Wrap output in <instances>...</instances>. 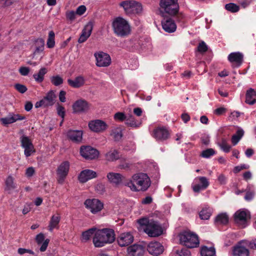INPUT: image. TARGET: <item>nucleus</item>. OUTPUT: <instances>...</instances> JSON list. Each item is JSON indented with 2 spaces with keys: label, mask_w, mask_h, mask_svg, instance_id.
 I'll return each instance as SVG.
<instances>
[{
  "label": "nucleus",
  "mask_w": 256,
  "mask_h": 256,
  "mask_svg": "<svg viewBox=\"0 0 256 256\" xmlns=\"http://www.w3.org/2000/svg\"><path fill=\"white\" fill-rule=\"evenodd\" d=\"M0 2H1L4 7H7L11 6L14 2V0H0Z\"/></svg>",
  "instance_id": "69168bd1"
},
{
  "label": "nucleus",
  "mask_w": 256,
  "mask_h": 256,
  "mask_svg": "<svg viewBox=\"0 0 256 256\" xmlns=\"http://www.w3.org/2000/svg\"><path fill=\"white\" fill-rule=\"evenodd\" d=\"M6 191L10 193L14 190L17 188V184L14 180V178L11 175L8 176L5 180Z\"/></svg>",
  "instance_id": "cd10ccee"
},
{
  "label": "nucleus",
  "mask_w": 256,
  "mask_h": 256,
  "mask_svg": "<svg viewBox=\"0 0 256 256\" xmlns=\"http://www.w3.org/2000/svg\"><path fill=\"white\" fill-rule=\"evenodd\" d=\"M178 1V0H160V12L162 16H176L180 9Z\"/></svg>",
  "instance_id": "39448f33"
},
{
  "label": "nucleus",
  "mask_w": 256,
  "mask_h": 256,
  "mask_svg": "<svg viewBox=\"0 0 256 256\" xmlns=\"http://www.w3.org/2000/svg\"><path fill=\"white\" fill-rule=\"evenodd\" d=\"M90 106L88 102L84 100H76L72 106V108L75 112H82L88 111Z\"/></svg>",
  "instance_id": "b1692460"
},
{
  "label": "nucleus",
  "mask_w": 256,
  "mask_h": 256,
  "mask_svg": "<svg viewBox=\"0 0 256 256\" xmlns=\"http://www.w3.org/2000/svg\"><path fill=\"white\" fill-rule=\"evenodd\" d=\"M70 163L68 161L62 162L56 170L57 181L60 184H63L70 170Z\"/></svg>",
  "instance_id": "1a4fd4ad"
},
{
  "label": "nucleus",
  "mask_w": 256,
  "mask_h": 256,
  "mask_svg": "<svg viewBox=\"0 0 256 256\" xmlns=\"http://www.w3.org/2000/svg\"><path fill=\"white\" fill-rule=\"evenodd\" d=\"M112 28L114 34L118 36L124 38L128 36L131 32V27L128 22L121 16L114 19Z\"/></svg>",
  "instance_id": "20e7f679"
},
{
  "label": "nucleus",
  "mask_w": 256,
  "mask_h": 256,
  "mask_svg": "<svg viewBox=\"0 0 256 256\" xmlns=\"http://www.w3.org/2000/svg\"><path fill=\"white\" fill-rule=\"evenodd\" d=\"M244 134V131L242 128H238L236 134H234L232 138V142L234 146H236Z\"/></svg>",
  "instance_id": "a19ab883"
},
{
  "label": "nucleus",
  "mask_w": 256,
  "mask_h": 256,
  "mask_svg": "<svg viewBox=\"0 0 256 256\" xmlns=\"http://www.w3.org/2000/svg\"><path fill=\"white\" fill-rule=\"evenodd\" d=\"M244 55L240 52L230 53L228 57V61L234 67H239L242 63Z\"/></svg>",
  "instance_id": "412c9836"
},
{
  "label": "nucleus",
  "mask_w": 256,
  "mask_h": 256,
  "mask_svg": "<svg viewBox=\"0 0 256 256\" xmlns=\"http://www.w3.org/2000/svg\"><path fill=\"white\" fill-rule=\"evenodd\" d=\"M125 124L128 126L138 128L141 126L142 120H136L133 116L130 114L127 116Z\"/></svg>",
  "instance_id": "473e14b6"
},
{
  "label": "nucleus",
  "mask_w": 256,
  "mask_h": 256,
  "mask_svg": "<svg viewBox=\"0 0 256 256\" xmlns=\"http://www.w3.org/2000/svg\"><path fill=\"white\" fill-rule=\"evenodd\" d=\"M49 242V239L47 238L45 240L44 242H42V244H41L42 246L40 248V250L41 252H44L46 250Z\"/></svg>",
  "instance_id": "e2e57ef3"
},
{
  "label": "nucleus",
  "mask_w": 256,
  "mask_h": 256,
  "mask_svg": "<svg viewBox=\"0 0 256 256\" xmlns=\"http://www.w3.org/2000/svg\"><path fill=\"white\" fill-rule=\"evenodd\" d=\"M92 30V24H87L83 29L82 34L78 38V42L79 43L84 42L90 36Z\"/></svg>",
  "instance_id": "bb28decb"
},
{
  "label": "nucleus",
  "mask_w": 256,
  "mask_h": 256,
  "mask_svg": "<svg viewBox=\"0 0 256 256\" xmlns=\"http://www.w3.org/2000/svg\"><path fill=\"white\" fill-rule=\"evenodd\" d=\"M107 178L110 183L118 185L122 182V176L118 173L109 172L107 174Z\"/></svg>",
  "instance_id": "7c9ffc66"
},
{
  "label": "nucleus",
  "mask_w": 256,
  "mask_h": 256,
  "mask_svg": "<svg viewBox=\"0 0 256 256\" xmlns=\"http://www.w3.org/2000/svg\"><path fill=\"white\" fill-rule=\"evenodd\" d=\"M48 72V70L46 68H42L38 72L33 75V78L35 81L38 83H40L44 80V75Z\"/></svg>",
  "instance_id": "c9c22d12"
},
{
  "label": "nucleus",
  "mask_w": 256,
  "mask_h": 256,
  "mask_svg": "<svg viewBox=\"0 0 256 256\" xmlns=\"http://www.w3.org/2000/svg\"><path fill=\"white\" fill-rule=\"evenodd\" d=\"M208 179L204 176H198L194 178L192 184V190L195 192H199L206 190L209 186Z\"/></svg>",
  "instance_id": "9b49d317"
},
{
  "label": "nucleus",
  "mask_w": 256,
  "mask_h": 256,
  "mask_svg": "<svg viewBox=\"0 0 256 256\" xmlns=\"http://www.w3.org/2000/svg\"><path fill=\"white\" fill-rule=\"evenodd\" d=\"M86 10V8L84 5L78 6L76 10V14L78 16L82 15Z\"/></svg>",
  "instance_id": "6e6d98bb"
},
{
  "label": "nucleus",
  "mask_w": 256,
  "mask_h": 256,
  "mask_svg": "<svg viewBox=\"0 0 256 256\" xmlns=\"http://www.w3.org/2000/svg\"><path fill=\"white\" fill-rule=\"evenodd\" d=\"M60 220V216L59 214H53L50 219L48 226V230L52 232L54 229L59 228V224Z\"/></svg>",
  "instance_id": "393cba45"
},
{
  "label": "nucleus",
  "mask_w": 256,
  "mask_h": 256,
  "mask_svg": "<svg viewBox=\"0 0 256 256\" xmlns=\"http://www.w3.org/2000/svg\"><path fill=\"white\" fill-rule=\"evenodd\" d=\"M248 250L240 244L234 248L232 252L233 256H248Z\"/></svg>",
  "instance_id": "c756f323"
},
{
  "label": "nucleus",
  "mask_w": 256,
  "mask_h": 256,
  "mask_svg": "<svg viewBox=\"0 0 256 256\" xmlns=\"http://www.w3.org/2000/svg\"><path fill=\"white\" fill-rule=\"evenodd\" d=\"M216 154L215 150L212 148H208L203 150L202 152L201 156L204 158H209L211 156Z\"/></svg>",
  "instance_id": "8fccbe9b"
},
{
  "label": "nucleus",
  "mask_w": 256,
  "mask_h": 256,
  "mask_svg": "<svg viewBox=\"0 0 256 256\" xmlns=\"http://www.w3.org/2000/svg\"><path fill=\"white\" fill-rule=\"evenodd\" d=\"M246 194L244 196V199L246 200H251L254 196V190L253 185L248 184L246 189Z\"/></svg>",
  "instance_id": "79ce46f5"
},
{
  "label": "nucleus",
  "mask_w": 256,
  "mask_h": 256,
  "mask_svg": "<svg viewBox=\"0 0 256 256\" xmlns=\"http://www.w3.org/2000/svg\"><path fill=\"white\" fill-rule=\"evenodd\" d=\"M21 146L24 148V154L26 157L30 156L35 152L32 141L26 136H23L20 138Z\"/></svg>",
  "instance_id": "dca6fc26"
},
{
  "label": "nucleus",
  "mask_w": 256,
  "mask_h": 256,
  "mask_svg": "<svg viewBox=\"0 0 256 256\" xmlns=\"http://www.w3.org/2000/svg\"><path fill=\"white\" fill-rule=\"evenodd\" d=\"M25 116L15 114L14 113H10L7 116L0 118V121L4 125H7L15 122L18 120H24Z\"/></svg>",
  "instance_id": "4be33fe9"
},
{
  "label": "nucleus",
  "mask_w": 256,
  "mask_h": 256,
  "mask_svg": "<svg viewBox=\"0 0 256 256\" xmlns=\"http://www.w3.org/2000/svg\"><path fill=\"white\" fill-rule=\"evenodd\" d=\"M56 111L58 116L62 119H64L66 114L64 108L59 104H58L56 106Z\"/></svg>",
  "instance_id": "603ef678"
},
{
  "label": "nucleus",
  "mask_w": 256,
  "mask_h": 256,
  "mask_svg": "<svg viewBox=\"0 0 256 256\" xmlns=\"http://www.w3.org/2000/svg\"><path fill=\"white\" fill-rule=\"evenodd\" d=\"M162 26L163 30L168 33L174 32L176 29V25L171 18H164L162 21Z\"/></svg>",
  "instance_id": "5701e85b"
},
{
  "label": "nucleus",
  "mask_w": 256,
  "mask_h": 256,
  "mask_svg": "<svg viewBox=\"0 0 256 256\" xmlns=\"http://www.w3.org/2000/svg\"><path fill=\"white\" fill-rule=\"evenodd\" d=\"M14 88L18 92L22 94L24 93L27 90V88L24 85L19 84H15Z\"/></svg>",
  "instance_id": "4d7b16f0"
},
{
  "label": "nucleus",
  "mask_w": 256,
  "mask_h": 256,
  "mask_svg": "<svg viewBox=\"0 0 256 256\" xmlns=\"http://www.w3.org/2000/svg\"><path fill=\"white\" fill-rule=\"evenodd\" d=\"M35 172L34 168L30 166L26 170V176L28 178L32 177Z\"/></svg>",
  "instance_id": "bf43d9fd"
},
{
  "label": "nucleus",
  "mask_w": 256,
  "mask_h": 256,
  "mask_svg": "<svg viewBox=\"0 0 256 256\" xmlns=\"http://www.w3.org/2000/svg\"><path fill=\"white\" fill-rule=\"evenodd\" d=\"M152 136L158 141H163L168 138L170 133L165 126H159L154 129Z\"/></svg>",
  "instance_id": "4468645a"
},
{
  "label": "nucleus",
  "mask_w": 256,
  "mask_h": 256,
  "mask_svg": "<svg viewBox=\"0 0 256 256\" xmlns=\"http://www.w3.org/2000/svg\"><path fill=\"white\" fill-rule=\"evenodd\" d=\"M200 254L202 256H215L216 250L212 246L208 248L204 246L201 248Z\"/></svg>",
  "instance_id": "58836bf2"
},
{
  "label": "nucleus",
  "mask_w": 256,
  "mask_h": 256,
  "mask_svg": "<svg viewBox=\"0 0 256 256\" xmlns=\"http://www.w3.org/2000/svg\"><path fill=\"white\" fill-rule=\"evenodd\" d=\"M120 6L124 8L127 14H140L142 11V4L134 0H127L122 2Z\"/></svg>",
  "instance_id": "0eeeda50"
},
{
  "label": "nucleus",
  "mask_w": 256,
  "mask_h": 256,
  "mask_svg": "<svg viewBox=\"0 0 256 256\" xmlns=\"http://www.w3.org/2000/svg\"><path fill=\"white\" fill-rule=\"evenodd\" d=\"M218 180L220 184H224L226 182V178L223 174H220L218 176Z\"/></svg>",
  "instance_id": "0e129e2a"
},
{
  "label": "nucleus",
  "mask_w": 256,
  "mask_h": 256,
  "mask_svg": "<svg viewBox=\"0 0 256 256\" xmlns=\"http://www.w3.org/2000/svg\"><path fill=\"white\" fill-rule=\"evenodd\" d=\"M225 8L226 10L232 12H237L240 10L239 6L234 3H230L226 4Z\"/></svg>",
  "instance_id": "09e8293b"
},
{
  "label": "nucleus",
  "mask_w": 256,
  "mask_h": 256,
  "mask_svg": "<svg viewBox=\"0 0 256 256\" xmlns=\"http://www.w3.org/2000/svg\"><path fill=\"white\" fill-rule=\"evenodd\" d=\"M175 256H191L190 251L186 248L178 250L175 252Z\"/></svg>",
  "instance_id": "49530a36"
},
{
  "label": "nucleus",
  "mask_w": 256,
  "mask_h": 256,
  "mask_svg": "<svg viewBox=\"0 0 256 256\" xmlns=\"http://www.w3.org/2000/svg\"><path fill=\"white\" fill-rule=\"evenodd\" d=\"M56 98V95L54 91L50 90L49 91L44 97V98L40 100L37 102L35 104V107L36 108H38L40 107H48L50 106H52L55 103V100Z\"/></svg>",
  "instance_id": "9d476101"
},
{
  "label": "nucleus",
  "mask_w": 256,
  "mask_h": 256,
  "mask_svg": "<svg viewBox=\"0 0 256 256\" xmlns=\"http://www.w3.org/2000/svg\"><path fill=\"white\" fill-rule=\"evenodd\" d=\"M85 207L92 214H96L104 208V204L97 198L87 199L84 202Z\"/></svg>",
  "instance_id": "6e6552de"
},
{
  "label": "nucleus",
  "mask_w": 256,
  "mask_h": 256,
  "mask_svg": "<svg viewBox=\"0 0 256 256\" xmlns=\"http://www.w3.org/2000/svg\"><path fill=\"white\" fill-rule=\"evenodd\" d=\"M208 50V46L204 42H200L198 46V50L200 52H204Z\"/></svg>",
  "instance_id": "13d9d810"
},
{
  "label": "nucleus",
  "mask_w": 256,
  "mask_h": 256,
  "mask_svg": "<svg viewBox=\"0 0 256 256\" xmlns=\"http://www.w3.org/2000/svg\"><path fill=\"white\" fill-rule=\"evenodd\" d=\"M37 44L34 53H38L42 52L44 50V42L42 39L38 40L36 41Z\"/></svg>",
  "instance_id": "de8ad7c7"
},
{
  "label": "nucleus",
  "mask_w": 256,
  "mask_h": 256,
  "mask_svg": "<svg viewBox=\"0 0 256 256\" xmlns=\"http://www.w3.org/2000/svg\"><path fill=\"white\" fill-rule=\"evenodd\" d=\"M97 176L98 175L96 172L91 170L86 169L80 172L78 178L80 183L84 184L92 178H96Z\"/></svg>",
  "instance_id": "a211bd4d"
},
{
  "label": "nucleus",
  "mask_w": 256,
  "mask_h": 256,
  "mask_svg": "<svg viewBox=\"0 0 256 256\" xmlns=\"http://www.w3.org/2000/svg\"><path fill=\"white\" fill-rule=\"evenodd\" d=\"M46 46L50 48H53L55 46V34L52 30H50L48 32Z\"/></svg>",
  "instance_id": "37998d69"
},
{
  "label": "nucleus",
  "mask_w": 256,
  "mask_h": 256,
  "mask_svg": "<svg viewBox=\"0 0 256 256\" xmlns=\"http://www.w3.org/2000/svg\"><path fill=\"white\" fill-rule=\"evenodd\" d=\"M115 141H119L122 137V130L120 127L112 128L110 134Z\"/></svg>",
  "instance_id": "e433bc0d"
},
{
  "label": "nucleus",
  "mask_w": 256,
  "mask_h": 256,
  "mask_svg": "<svg viewBox=\"0 0 256 256\" xmlns=\"http://www.w3.org/2000/svg\"><path fill=\"white\" fill-rule=\"evenodd\" d=\"M50 81L54 85L58 86L62 84L63 79L59 76H56L50 78Z\"/></svg>",
  "instance_id": "3c124183"
},
{
  "label": "nucleus",
  "mask_w": 256,
  "mask_h": 256,
  "mask_svg": "<svg viewBox=\"0 0 256 256\" xmlns=\"http://www.w3.org/2000/svg\"><path fill=\"white\" fill-rule=\"evenodd\" d=\"M88 127L92 131L99 133L106 130L108 128V126L102 120H96L89 122Z\"/></svg>",
  "instance_id": "2eb2a0df"
},
{
  "label": "nucleus",
  "mask_w": 256,
  "mask_h": 256,
  "mask_svg": "<svg viewBox=\"0 0 256 256\" xmlns=\"http://www.w3.org/2000/svg\"><path fill=\"white\" fill-rule=\"evenodd\" d=\"M97 228H92L84 232L82 234V240L84 242L88 240L92 236L95 234Z\"/></svg>",
  "instance_id": "4c0bfd02"
},
{
  "label": "nucleus",
  "mask_w": 256,
  "mask_h": 256,
  "mask_svg": "<svg viewBox=\"0 0 256 256\" xmlns=\"http://www.w3.org/2000/svg\"><path fill=\"white\" fill-rule=\"evenodd\" d=\"M67 136L72 140L79 142L82 140V132L81 130H70L68 132Z\"/></svg>",
  "instance_id": "2f4dec72"
},
{
  "label": "nucleus",
  "mask_w": 256,
  "mask_h": 256,
  "mask_svg": "<svg viewBox=\"0 0 256 256\" xmlns=\"http://www.w3.org/2000/svg\"><path fill=\"white\" fill-rule=\"evenodd\" d=\"M81 156L86 159L92 160L96 158L98 152L90 146H82L80 150Z\"/></svg>",
  "instance_id": "f3484780"
},
{
  "label": "nucleus",
  "mask_w": 256,
  "mask_h": 256,
  "mask_svg": "<svg viewBox=\"0 0 256 256\" xmlns=\"http://www.w3.org/2000/svg\"><path fill=\"white\" fill-rule=\"evenodd\" d=\"M19 72L21 75L26 76L30 72V68L28 67L22 66L20 68Z\"/></svg>",
  "instance_id": "052dcab7"
},
{
  "label": "nucleus",
  "mask_w": 256,
  "mask_h": 256,
  "mask_svg": "<svg viewBox=\"0 0 256 256\" xmlns=\"http://www.w3.org/2000/svg\"><path fill=\"white\" fill-rule=\"evenodd\" d=\"M76 12L74 10H68L66 12V16L68 20L73 22L76 18Z\"/></svg>",
  "instance_id": "864d4df0"
},
{
  "label": "nucleus",
  "mask_w": 256,
  "mask_h": 256,
  "mask_svg": "<svg viewBox=\"0 0 256 256\" xmlns=\"http://www.w3.org/2000/svg\"><path fill=\"white\" fill-rule=\"evenodd\" d=\"M246 97V102L249 104H253L256 102V92L254 89L248 90Z\"/></svg>",
  "instance_id": "f704fd0d"
},
{
  "label": "nucleus",
  "mask_w": 256,
  "mask_h": 256,
  "mask_svg": "<svg viewBox=\"0 0 256 256\" xmlns=\"http://www.w3.org/2000/svg\"><path fill=\"white\" fill-rule=\"evenodd\" d=\"M44 234L42 233L38 234L36 238V240L38 244H40L44 240Z\"/></svg>",
  "instance_id": "680f3d73"
},
{
  "label": "nucleus",
  "mask_w": 256,
  "mask_h": 256,
  "mask_svg": "<svg viewBox=\"0 0 256 256\" xmlns=\"http://www.w3.org/2000/svg\"><path fill=\"white\" fill-rule=\"evenodd\" d=\"M228 221V217L226 213L219 214L216 218V222L220 224H226Z\"/></svg>",
  "instance_id": "a18cd8bd"
},
{
  "label": "nucleus",
  "mask_w": 256,
  "mask_h": 256,
  "mask_svg": "<svg viewBox=\"0 0 256 256\" xmlns=\"http://www.w3.org/2000/svg\"><path fill=\"white\" fill-rule=\"evenodd\" d=\"M134 241V236L130 232H123L117 238L118 244L121 246H126Z\"/></svg>",
  "instance_id": "6ab92c4d"
},
{
  "label": "nucleus",
  "mask_w": 256,
  "mask_h": 256,
  "mask_svg": "<svg viewBox=\"0 0 256 256\" xmlns=\"http://www.w3.org/2000/svg\"><path fill=\"white\" fill-rule=\"evenodd\" d=\"M226 108L223 107L218 108L215 110L214 114L217 115H221L226 112Z\"/></svg>",
  "instance_id": "338daca9"
},
{
  "label": "nucleus",
  "mask_w": 256,
  "mask_h": 256,
  "mask_svg": "<svg viewBox=\"0 0 256 256\" xmlns=\"http://www.w3.org/2000/svg\"><path fill=\"white\" fill-rule=\"evenodd\" d=\"M250 218V214L246 210H240L234 214L235 222L240 227L245 228L247 226L248 220Z\"/></svg>",
  "instance_id": "f8f14e48"
},
{
  "label": "nucleus",
  "mask_w": 256,
  "mask_h": 256,
  "mask_svg": "<svg viewBox=\"0 0 256 256\" xmlns=\"http://www.w3.org/2000/svg\"><path fill=\"white\" fill-rule=\"evenodd\" d=\"M86 80L83 76H80L74 80L68 79V82L72 88H78L83 86L85 84Z\"/></svg>",
  "instance_id": "c85d7f7f"
},
{
  "label": "nucleus",
  "mask_w": 256,
  "mask_h": 256,
  "mask_svg": "<svg viewBox=\"0 0 256 256\" xmlns=\"http://www.w3.org/2000/svg\"><path fill=\"white\" fill-rule=\"evenodd\" d=\"M128 254L131 256H142L144 252V248L138 244H134L128 248Z\"/></svg>",
  "instance_id": "a878e982"
},
{
  "label": "nucleus",
  "mask_w": 256,
  "mask_h": 256,
  "mask_svg": "<svg viewBox=\"0 0 256 256\" xmlns=\"http://www.w3.org/2000/svg\"><path fill=\"white\" fill-rule=\"evenodd\" d=\"M115 240L114 230L110 228L97 229L93 236L92 242L95 247L101 248L112 243Z\"/></svg>",
  "instance_id": "f03ea898"
},
{
  "label": "nucleus",
  "mask_w": 256,
  "mask_h": 256,
  "mask_svg": "<svg viewBox=\"0 0 256 256\" xmlns=\"http://www.w3.org/2000/svg\"><path fill=\"white\" fill-rule=\"evenodd\" d=\"M119 152L116 149L112 148L105 154L106 159L108 161L114 162L120 158Z\"/></svg>",
  "instance_id": "72a5a7b5"
},
{
  "label": "nucleus",
  "mask_w": 256,
  "mask_h": 256,
  "mask_svg": "<svg viewBox=\"0 0 256 256\" xmlns=\"http://www.w3.org/2000/svg\"><path fill=\"white\" fill-rule=\"evenodd\" d=\"M180 244L188 248H194L197 247L200 244L198 236L190 232H184L179 235Z\"/></svg>",
  "instance_id": "423d86ee"
},
{
  "label": "nucleus",
  "mask_w": 256,
  "mask_h": 256,
  "mask_svg": "<svg viewBox=\"0 0 256 256\" xmlns=\"http://www.w3.org/2000/svg\"><path fill=\"white\" fill-rule=\"evenodd\" d=\"M212 214V210L210 207L204 208L199 213L202 220H207L209 219Z\"/></svg>",
  "instance_id": "ea45409f"
},
{
  "label": "nucleus",
  "mask_w": 256,
  "mask_h": 256,
  "mask_svg": "<svg viewBox=\"0 0 256 256\" xmlns=\"http://www.w3.org/2000/svg\"><path fill=\"white\" fill-rule=\"evenodd\" d=\"M138 222L149 236H158L162 234V227L157 222L147 218H142L139 219Z\"/></svg>",
  "instance_id": "7ed1b4c3"
},
{
  "label": "nucleus",
  "mask_w": 256,
  "mask_h": 256,
  "mask_svg": "<svg viewBox=\"0 0 256 256\" xmlns=\"http://www.w3.org/2000/svg\"><path fill=\"white\" fill-rule=\"evenodd\" d=\"M217 144L224 152L226 153L230 152L231 146L227 144V141L225 138H222L220 142H217Z\"/></svg>",
  "instance_id": "c03bdc74"
},
{
  "label": "nucleus",
  "mask_w": 256,
  "mask_h": 256,
  "mask_svg": "<svg viewBox=\"0 0 256 256\" xmlns=\"http://www.w3.org/2000/svg\"><path fill=\"white\" fill-rule=\"evenodd\" d=\"M151 184V180L148 176L144 173H138L134 174L132 178L124 183L133 192H145Z\"/></svg>",
  "instance_id": "f257e3e1"
},
{
  "label": "nucleus",
  "mask_w": 256,
  "mask_h": 256,
  "mask_svg": "<svg viewBox=\"0 0 256 256\" xmlns=\"http://www.w3.org/2000/svg\"><path fill=\"white\" fill-rule=\"evenodd\" d=\"M94 56L96 60V66L98 67L108 66L112 62L110 56L104 52H95Z\"/></svg>",
  "instance_id": "ddd939ff"
},
{
  "label": "nucleus",
  "mask_w": 256,
  "mask_h": 256,
  "mask_svg": "<svg viewBox=\"0 0 256 256\" xmlns=\"http://www.w3.org/2000/svg\"><path fill=\"white\" fill-rule=\"evenodd\" d=\"M148 252L154 256H158L162 254L164 250V246L158 242H152L147 246Z\"/></svg>",
  "instance_id": "aec40b11"
},
{
  "label": "nucleus",
  "mask_w": 256,
  "mask_h": 256,
  "mask_svg": "<svg viewBox=\"0 0 256 256\" xmlns=\"http://www.w3.org/2000/svg\"><path fill=\"white\" fill-rule=\"evenodd\" d=\"M66 92L64 90H60L59 94V100L61 102H64L66 100Z\"/></svg>",
  "instance_id": "774afa93"
},
{
  "label": "nucleus",
  "mask_w": 256,
  "mask_h": 256,
  "mask_svg": "<svg viewBox=\"0 0 256 256\" xmlns=\"http://www.w3.org/2000/svg\"><path fill=\"white\" fill-rule=\"evenodd\" d=\"M127 116L123 112H118L114 114V118L116 121L122 122L126 120Z\"/></svg>",
  "instance_id": "5fc2aeb1"
}]
</instances>
